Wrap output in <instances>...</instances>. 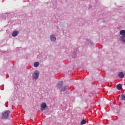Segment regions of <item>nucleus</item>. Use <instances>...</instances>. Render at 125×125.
I'll use <instances>...</instances> for the list:
<instances>
[{
  "label": "nucleus",
  "mask_w": 125,
  "mask_h": 125,
  "mask_svg": "<svg viewBox=\"0 0 125 125\" xmlns=\"http://www.w3.org/2000/svg\"><path fill=\"white\" fill-rule=\"evenodd\" d=\"M120 34L121 36H125V30H122L120 31Z\"/></svg>",
  "instance_id": "11"
},
{
  "label": "nucleus",
  "mask_w": 125,
  "mask_h": 125,
  "mask_svg": "<svg viewBox=\"0 0 125 125\" xmlns=\"http://www.w3.org/2000/svg\"><path fill=\"white\" fill-rule=\"evenodd\" d=\"M121 41L123 43L125 42V35L121 37Z\"/></svg>",
  "instance_id": "13"
},
{
  "label": "nucleus",
  "mask_w": 125,
  "mask_h": 125,
  "mask_svg": "<svg viewBox=\"0 0 125 125\" xmlns=\"http://www.w3.org/2000/svg\"><path fill=\"white\" fill-rule=\"evenodd\" d=\"M62 86H63V81H61L57 84V87H59V88H61Z\"/></svg>",
  "instance_id": "8"
},
{
  "label": "nucleus",
  "mask_w": 125,
  "mask_h": 125,
  "mask_svg": "<svg viewBox=\"0 0 125 125\" xmlns=\"http://www.w3.org/2000/svg\"><path fill=\"white\" fill-rule=\"evenodd\" d=\"M76 56H77V52H74L72 55V58H76Z\"/></svg>",
  "instance_id": "16"
},
{
  "label": "nucleus",
  "mask_w": 125,
  "mask_h": 125,
  "mask_svg": "<svg viewBox=\"0 0 125 125\" xmlns=\"http://www.w3.org/2000/svg\"><path fill=\"white\" fill-rule=\"evenodd\" d=\"M50 39L51 42H54L56 41V37H55V35L53 34L50 35Z\"/></svg>",
  "instance_id": "4"
},
{
  "label": "nucleus",
  "mask_w": 125,
  "mask_h": 125,
  "mask_svg": "<svg viewBox=\"0 0 125 125\" xmlns=\"http://www.w3.org/2000/svg\"><path fill=\"white\" fill-rule=\"evenodd\" d=\"M68 89V86H64L62 89H61L60 91L61 92H63V91H65V90H67Z\"/></svg>",
  "instance_id": "9"
},
{
  "label": "nucleus",
  "mask_w": 125,
  "mask_h": 125,
  "mask_svg": "<svg viewBox=\"0 0 125 125\" xmlns=\"http://www.w3.org/2000/svg\"><path fill=\"white\" fill-rule=\"evenodd\" d=\"M121 100L122 101H125V96L124 94L121 95Z\"/></svg>",
  "instance_id": "14"
},
{
  "label": "nucleus",
  "mask_w": 125,
  "mask_h": 125,
  "mask_svg": "<svg viewBox=\"0 0 125 125\" xmlns=\"http://www.w3.org/2000/svg\"><path fill=\"white\" fill-rule=\"evenodd\" d=\"M34 66L36 68H37V67H39V66H40V62H35L34 63Z\"/></svg>",
  "instance_id": "12"
},
{
  "label": "nucleus",
  "mask_w": 125,
  "mask_h": 125,
  "mask_svg": "<svg viewBox=\"0 0 125 125\" xmlns=\"http://www.w3.org/2000/svg\"><path fill=\"white\" fill-rule=\"evenodd\" d=\"M47 105L45 103H42L41 105V111H43L46 109Z\"/></svg>",
  "instance_id": "3"
},
{
  "label": "nucleus",
  "mask_w": 125,
  "mask_h": 125,
  "mask_svg": "<svg viewBox=\"0 0 125 125\" xmlns=\"http://www.w3.org/2000/svg\"><path fill=\"white\" fill-rule=\"evenodd\" d=\"M118 77L120 78V79H124L125 78V75H124V72H120L118 74Z\"/></svg>",
  "instance_id": "6"
},
{
  "label": "nucleus",
  "mask_w": 125,
  "mask_h": 125,
  "mask_svg": "<svg viewBox=\"0 0 125 125\" xmlns=\"http://www.w3.org/2000/svg\"><path fill=\"white\" fill-rule=\"evenodd\" d=\"M90 43V44L91 45H94V44L93 43V42H92V41H91V40H89V39H85V44H87V43Z\"/></svg>",
  "instance_id": "5"
},
{
  "label": "nucleus",
  "mask_w": 125,
  "mask_h": 125,
  "mask_svg": "<svg viewBox=\"0 0 125 125\" xmlns=\"http://www.w3.org/2000/svg\"><path fill=\"white\" fill-rule=\"evenodd\" d=\"M40 76V73L38 70H36L34 72L32 75V78L33 80H38L39 76Z\"/></svg>",
  "instance_id": "2"
},
{
  "label": "nucleus",
  "mask_w": 125,
  "mask_h": 125,
  "mask_svg": "<svg viewBox=\"0 0 125 125\" xmlns=\"http://www.w3.org/2000/svg\"><path fill=\"white\" fill-rule=\"evenodd\" d=\"M20 32L19 31H14L13 32L12 34V37H16L17 36H18V34H19Z\"/></svg>",
  "instance_id": "7"
},
{
  "label": "nucleus",
  "mask_w": 125,
  "mask_h": 125,
  "mask_svg": "<svg viewBox=\"0 0 125 125\" xmlns=\"http://www.w3.org/2000/svg\"><path fill=\"white\" fill-rule=\"evenodd\" d=\"M9 114H10L9 110H6L5 112H4L2 114L1 119H7L9 116Z\"/></svg>",
  "instance_id": "1"
},
{
  "label": "nucleus",
  "mask_w": 125,
  "mask_h": 125,
  "mask_svg": "<svg viewBox=\"0 0 125 125\" xmlns=\"http://www.w3.org/2000/svg\"><path fill=\"white\" fill-rule=\"evenodd\" d=\"M123 87V85L122 84H118L117 85V88L118 90H121V89Z\"/></svg>",
  "instance_id": "10"
},
{
  "label": "nucleus",
  "mask_w": 125,
  "mask_h": 125,
  "mask_svg": "<svg viewBox=\"0 0 125 125\" xmlns=\"http://www.w3.org/2000/svg\"><path fill=\"white\" fill-rule=\"evenodd\" d=\"M85 124H86V121H85L84 119H83L81 122V125H84Z\"/></svg>",
  "instance_id": "15"
}]
</instances>
